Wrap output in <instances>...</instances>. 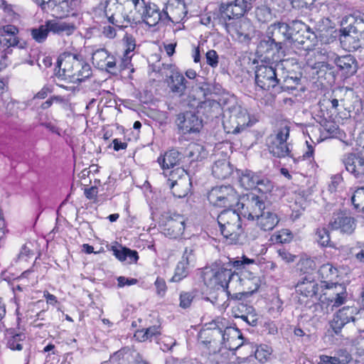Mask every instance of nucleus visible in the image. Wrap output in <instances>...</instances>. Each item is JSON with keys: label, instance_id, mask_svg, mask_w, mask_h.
<instances>
[{"label": "nucleus", "instance_id": "f257e3e1", "mask_svg": "<svg viewBox=\"0 0 364 364\" xmlns=\"http://www.w3.org/2000/svg\"><path fill=\"white\" fill-rule=\"evenodd\" d=\"M218 223L222 235L229 243L242 245L247 242L240 216L235 210L227 209L222 211L218 216Z\"/></svg>", "mask_w": 364, "mask_h": 364}, {"label": "nucleus", "instance_id": "f03ea898", "mask_svg": "<svg viewBox=\"0 0 364 364\" xmlns=\"http://www.w3.org/2000/svg\"><path fill=\"white\" fill-rule=\"evenodd\" d=\"M232 275L231 269L222 264L221 259L213 263L211 267H205L201 272V278L207 288L210 290L226 289L228 293V289L231 287L230 278Z\"/></svg>", "mask_w": 364, "mask_h": 364}, {"label": "nucleus", "instance_id": "7ed1b4c3", "mask_svg": "<svg viewBox=\"0 0 364 364\" xmlns=\"http://www.w3.org/2000/svg\"><path fill=\"white\" fill-rule=\"evenodd\" d=\"M361 39H364V15L355 18L350 25L341 28L339 35L341 47L349 52L361 47Z\"/></svg>", "mask_w": 364, "mask_h": 364}, {"label": "nucleus", "instance_id": "20e7f679", "mask_svg": "<svg viewBox=\"0 0 364 364\" xmlns=\"http://www.w3.org/2000/svg\"><path fill=\"white\" fill-rule=\"evenodd\" d=\"M346 287L338 282L327 283L322 287L321 294L318 297V305L326 312L332 311V307H338L343 304L346 300Z\"/></svg>", "mask_w": 364, "mask_h": 364}, {"label": "nucleus", "instance_id": "39448f33", "mask_svg": "<svg viewBox=\"0 0 364 364\" xmlns=\"http://www.w3.org/2000/svg\"><path fill=\"white\" fill-rule=\"evenodd\" d=\"M255 0H234L222 3L219 7V21L224 25L226 31L230 32V23L227 21L243 16L252 8Z\"/></svg>", "mask_w": 364, "mask_h": 364}, {"label": "nucleus", "instance_id": "423d86ee", "mask_svg": "<svg viewBox=\"0 0 364 364\" xmlns=\"http://www.w3.org/2000/svg\"><path fill=\"white\" fill-rule=\"evenodd\" d=\"M208 200L214 206L229 208L239 204V195L232 186H220L210 190Z\"/></svg>", "mask_w": 364, "mask_h": 364}, {"label": "nucleus", "instance_id": "0eeeda50", "mask_svg": "<svg viewBox=\"0 0 364 364\" xmlns=\"http://www.w3.org/2000/svg\"><path fill=\"white\" fill-rule=\"evenodd\" d=\"M231 287L238 291V294H252L255 292L260 285L259 277L253 275L249 271L240 274L233 272L230 278Z\"/></svg>", "mask_w": 364, "mask_h": 364}, {"label": "nucleus", "instance_id": "6e6552de", "mask_svg": "<svg viewBox=\"0 0 364 364\" xmlns=\"http://www.w3.org/2000/svg\"><path fill=\"white\" fill-rule=\"evenodd\" d=\"M289 136V127L284 126L280 127L277 132L271 134L267 139V144L269 152L278 158L285 157L290 155V149L287 142Z\"/></svg>", "mask_w": 364, "mask_h": 364}, {"label": "nucleus", "instance_id": "1a4fd4ad", "mask_svg": "<svg viewBox=\"0 0 364 364\" xmlns=\"http://www.w3.org/2000/svg\"><path fill=\"white\" fill-rule=\"evenodd\" d=\"M211 327L204 329L199 334V340L205 352L208 356L223 348V329L215 322Z\"/></svg>", "mask_w": 364, "mask_h": 364}, {"label": "nucleus", "instance_id": "9d476101", "mask_svg": "<svg viewBox=\"0 0 364 364\" xmlns=\"http://www.w3.org/2000/svg\"><path fill=\"white\" fill-rule=\"evenodd\" d=\"M293 42L302 46L305 50H313L317 43V37L309 26L300 21H295L293 26Z\"/></svg>", "mask_w": 364, "mask_h": 364}, {"label": "nucleus", "instance_id": "9b49d317", "mask_svg": "<svg viewBox=\"0 0 364 364\" xmlns=\"http://www.w3.org/2000/svg\"><path fill=\"white\" fill-rule=\"evenodd\" d=\"M255 82L258 87L269 90L277 85H282L278 77L277 68L272 65H260L255 70Z\"/></svg>", "mask_w": 364, "mask_h": 364}, {"label": "nucleus", "instance_id": "f8f14e48", "mask_svg": "<svg viewBox=\"0 0 364 364\" xmlns=\"http://www.w3.org/2000/svg\"><path fill=\"white\" fill-rule=\"evenodd\" d=\"M164 68L169 70L166 82L170 92L179 97L184 96L188 88V82L175 65L168 64L164 65Z\"/></svg>", "mask_w": 364, "mask_h": 364}, {"label": "nucleus", "instance_id": "ddd939ff", "mask_svg": "<svg viewBox=\"0 0 364 364\" xmlns=\"http://www.w3.org/2000/svg\"><path fill=\"white\" fill-rule=\"evenodd\" d=\"M81 56L72 53H63L58 60V70L55 73L58 78L71 80L75 76L76 68L80 66Z\"/></svg>", "mask_w": 364, "mask_h": 364}, {"label": "nucleus", "instance_id": "4468645a", "mask_svg": "<svg viewBox=\"0 0 364 364\" xmlns=\"http://www.w3.org/2000/svg\"><path fill=\"white\" fill-rule=\"evenodd\" d=\"M328 225L333 230L351 235L356 228L357 220L350 213L338 211L333 213Z\"/></svg>", "mask_w": 364, "mask_h": 364}, {"label": "nucleus", "instance_id": "2eb2a0df", "mask_svg": "<svg viewBox=\"0 0 364 364\" xmlns=\"http://www.w3.org/2000/svg\"><path fill=\"white\" fill-rule=\"evenodd\" d=\"M358 314L357 308L354 306H344L339 309L330 321V326L333 333L339 336L343 328L350 323H354L355 316Z\"/></svg>", "mask_w": 364, "mask_h": 364}, {"label": "nucleus", "instance_id": "dca6fc26", "mask_svg": "<svg viewBox=\"0 0 364 364\" xmlns=\"http://www.w3.org/2000/svg\"><path fill=\"white\" fill-rule=\"evenodd\" d=\"M294 21H292L290 23L282 21L274 22L267 27L266 33L269 35L270 38H274L277 43H280L283 48L287 41H292L294 31L292 28Z\"/></svg>", "mask_w": 364, "mask_h": 364}, {"label": "nucleus", "instance_id": "f3484780", "mask_svg": "<svg viewBox=\"0 0 364 364\" xmlns=\"http://www.w3.org/2000/svg\"><path fill=\"white\" fill-rule=\"evenodd\" d=\"M176 124L182 134L198 133L203 127L202 119L191 112L178 114Z\"/></svg>", "mask_w": 364, "mask_h": 364}, {"label": "nucleus", "instance_id": "a211bd4d", "mask_svg": "<svg viewBox=\"0 0 364 364\" xmlns=\"http://www.w3.org/2000/svg\"><path fill=\"white\" fill-rule=\"evenodd\" d=\"M163 233L172 239L181 237L186 228V219L183 215L178 213H171L166 217L164 223Z\"/></svg>", "mask_w": 364, "mask_h": 364}, {"label": "nucleus", "instance_id": "6ab92c4d", "mask_svg": "<svg viewBox=\"0 0 364 364\" xmlns=\"http://www.w3.org/2000/svg\"><path fill=\"white\" fill-rule=\"evenodd\" d=\"M346 170L356 179L364 181V156L355 153H347L342 157Z\"/></svg>", "mask_w": 364, "mask_h": 364}, {"label": "nucleus", "instance_id": "aec40b11", "mask_svg": "<svg viewBox=\"0 0 364 364\" xmlns=\"http://www.w3.org/2000/svg\"><path fill=\"white\" fill-rule=\"evenodd\" d=\"M141 4H143L141 18L148 26H155L160 21H166V18H169L168 11H165V9L160 11L156 4L151 2L146 3L144 0H141Z\"/></svg>", "mask_w": 364, "mask_h": 364}, {"label": "nucleus", "instance_id": "412c9836", "mask_svg": "<svg viewBox=\"0 0 364 364\" xmlns=\"http://www.w3.org/2000/svg\"><path fill=\"white\" fill-rule=\"evenodd\" d=\"M92 60L93 65L100 70H105L110 73L117 72L115 57L105 48H99L94 51Z\"/></svg>", "mask_w": 364, "mask_h": 364}, {"label": "nucleus", "instance_id": "4be33fe9", "mask_svg": "<svg viewBox=\"0 0 364 364\" xmlns=\"http://www.w3.org/2000/svg\"><path fill=\"white\" fill-rule=\"evenodd\" d=\"M245 215H247L249 220H256L260 214L267 208L264 202L255 194H250L242 204Z\"/></svg>", "mask_w": 364, "mask_h": 364}, {"label": "nucleus", "instance_id": "5701e85b", "mask_svg": "<svg viewBox=\"0 0 364 364\" xmlns=\"http://www.w3.org/2000/svg\"><path fill=\"white\" fill-rule=\"evenodd\" d=\"M332 60L338 69L346 76H351L357 72L358 68V62L355 58L352 55L338 56L333 53Z\"/></svg>", "mask_w": 364, "mask_h": 364}, {"label": "nucleus", "instance_id": "b1692460", "mask_svg": "<svg viewBox=\"0 0 364 364\" xmlns=\"http://www.w3.org/2000/svg\"><path fill=\"white\" fill-rule=\"evenodd\" d=\"M223 343L228 350H237L243 344L242 333L234 327H226L223 331Z\"/></svg>", "mask_w": 364, "mask_h": 364}, {"label": "nucleus", "instance_id": "393cba45", "mask_svg": "<svg viewBox=\"0 0 364 364\" xmlns=\"http://www.w3.org/2000/svg\"><path fill=\"white\" fill-rule=\"evenodd\" d=\"M165 11H168L169 15V18H166V21L172 22L182 21L188 13L186 4L183 0H170L166 6Z\"/></svg>", "mask_w": 364, "mask_h": 364}, {"label": "nucleus", "instance_id": "a878e982", "mask_svg": "<svg viewBox=\"0 0 364 364\" xmlns=\"http://www.w3.org/2000/svg\"><path fill=\"white\" fill-rule=\"evenodd\" d=\"M296 291L301 296L307 298L316 296L318 291V284L311 276L301 278L296 285Z\"/></svg>", "mask_w": 364, "mask_h": 364}, {"label": "nucleus", "instance_id": "bb28decb", "mask_svg": "<svg viewBox=\"0 0 364 364\" xmlns=\"http://www.w3.org/2000/svg\"><path fill=\"white\" fill-rule=\"evenodd\" d=\"M3 33L0 36V45L4 49H9L11 47L18 46L19 43L18 38L16 36L18 30L12 25H7L3 27Z\"/></svg>", "mask_w": 364, "mask_h": 364}, {"label": "nucleus", "instance_id": "cd10ccee", "mask_svg": "<svg viewBox=\"0 0 364 364\" xmlns=\"http://www.w3.org/2000/svg\"><path fill=\"white\" fill-rule=\"evenodd\" d=\"M46 26L50 28V31L58 36H71L76 30V26L73 23H68L56 19L46 21Z\"/></svg>", "mask_w": 364, "mask_h": 364}, {"label": "nucleus", "instance_id": "c85d7f7f", "mask_svg": "<svg viewBox=\"0 0 364 364\" xmlns=\"http://www.w3.org/2000/svg\"><path fill=\"white\" fill-rule=\"evenodd\" d=\"M230 32L231 30L235 31L237 38L240 41H248L251 39L254 33V27L251 22L247 19H242L237 22L235 26L230 24Z\"/></svg>", "mask_w": 364, "mask_h": 364}, {"label": "nucleus", "instance_id": "c756f323", "mask_svg": "<svg viewBox=\"0 0 364 364\" xmlns=\"http://www.w3.org/2000/svg\"><path fill=\"white\" fill-rule=\"evenodd\" d=\"M256 220L258 226L264 231L273 230L279 221L277 213L269 208H266Z\"/></svg>", "mask_w": 364, "mask_h": 364}, {"label": "nucleus", "instance_id": "7c9ffc66", "mask_svg": "<svg viewBox=\"0 0 364 364\" xmlns=\"http://www.w3.org/2000/svg\"><path fill=\"white\" fill-rule=\"evenodd\" d=\"M235 317L240 318L250 326H255L257 323V314L252 306L240 304L235 309Z\"/></svg>", "mask_w": 364, "mask_h": 364}, {"label": "nucleus", "instance_id": "2f4dec72", "mask_svg": "<svg viewBox=\"0 0 364 364\" xmlns=\"http://www.w3.org/2000/svg\"><path fill=\"white\" fill-rule=\"evenodd\" d=\"M282 49L280 43H277L276 41L270 38L269 35H267L260 40L257 46V53H260L261 55L264 54H274L279 53Z\"/></svg>", "mask_w": 364, "mask_h": 364}, {"label": "nucleus", "instance_id": "473e14b6", "mask_svg": "<svg viewBox=\"0 0 364 364\" xmlns=\"http://www.w3.org/2000/svg\"><path fill=\"white\" fill-rule=\"evenodd\" d=\"M182 156L179 151L171 149L166 151L164 156L158 158V162L161 167L165 169H169L179 164L181 161Z\"/></svg>", "mask_w": 364, "mask_h": 364}, {"label": "nucleus", "instance_id": "72a5a7b5", "mask_svg": "<svg viewBox=\"0 0 364 364\" xmlns=\"http://www.w3.org/2000/svg\"><path fill=\"white\" fill-rule=\"evenodd\" d=\"M221 259L222 264L224 265V267H227L228 268V267H232L237 270H242V272L248 271L247 269L250 265L256 264L255 259H250L245 255L241 257H225L224 259Z\"/></svg>", "mask_w": 364, "mask_h": 364}, {"label": "nucleus", "instance_id": "f704fd0d", "mask_svg": "<svg viewBox=\"0 0 364 364\" xmlns=\"http://www.w3.org/2000/svg\"><path fill=\"white\" fill-rule=\"evenodd\" d=\"M50 7L60 18L67 16L75 7V0H52Z\"/></svg>", "mask_w": 364, "mask_h": 364}, {"label": "nucleus", "instance_id": "c9c22d12", "mask_svg": "<svg viewBox=\"0 0 364 364\" xmlns=\"http://www.w3.org/2000/svg\"><path fill=\"white\" fill-rule=\"evenodd\" d=\"M232 167L226 159L218 160L212 168V173L216 178L225 179L231 175Z\"/></svg>", "mask_w": 364, "mask_h": 364}, {"label": "nucleus", "instance_id": "e433bc0d", "mask_svg": "<svg viewBox=\"0 0 364 364\" xmlns=\"http://www.w3.org/2000/svg\"><path fill=\"white\" fill-rule=\"evenodd\" d=\"M318 274L322 279V283L335 282L338 277V270L331 263H326L321 265L318 269Z\"/></svg>", "mask_w": 364, "mask_h": 364}, {"label": "nucleus", "instance_id": "4c0bfd02", "mask_svg": "<svg viewBox=\"0 0 364 364\" xmlns=\"http://www.w3.org/2000/svg\"><path fill=\"white\" fill-rule=\"evenodd\" d=\"M230 122L232 124V129H227L228 133L238 134L243 131L249 125V117L245 114L232 115Z\"/></svg>", "mask_w": 364, "mask_h": 364}, {"label": "nucleus", "instance_id": "58836bf2", "mask_svg": "<svg viewBox=\"0 0 364 364\" xmlns=\"http://www.w3.org/2000/svg\"><path fill=\"white\" fill-rule=\"evenodd\" d=\"M259 176V175L252 171L245 170L241 172L239 176V182L244 188L253 189L257 186Z\"/></svg>", "mask_w": 364, "mask_h": 364}, {"label": "nucleus", "instance_id": "ea45409f", "mask_svg": "<svg viewBox=\"0 0 364 364\" xmlns=\"http://www.w3.org/2000/svg\"><path fill=\"white\" fill-rule=\"evenodd\" d=\"M175 184L173 186H168L173 193V195L178 198H183L186 196L190 191V187L191 186V180L189 177H185V178L178 181L176 183V181H173Z\"/></svg>", "mask_w": 364, "mask_h": 364}, {"label": "nucleus", "instance_id": "a19ab883", "mask_svg": "<svg viewBox=\"0 0 364 364\" xmlns=\"http://www.w3.org/2000/svg\"><path fill=\"white\" fill-rule=\"evenodd\" d=\"M74 73L75 76L72 77L70 81L74 82H82L92 75V68L89 63L81 58L80 60V66L78 68H76Z\"/></svg>", "mask_w": 364, "mask_h": 364}, {"label": "nucleus", "instance_id": "79ce46f5", "mask_svg": "<svg viewBox=\"0 0 364 364\" xmlns=\"http://www.w3.org/2000/svg\"><path fill=\"white\" fill-rule=\"evenodd\" d=\"M164 178H166V184L167 186H173L176 181V183L181 181L185 177H189L187 172L182 168H177L174 170L170 171L168 174L166 172H164Z\"/></svg>", "mask_w": 364, "mask_h": 364}, {"label": "nucleus", "instance_id": "37998d69", "mask_svg": "<svg viewBox=\"0 0 364 364\" xmlns=\"http://www.w3.org/2000/svg\"><path fill=\"white\" fill-rule=\"evenodd\" d=\"M8 334L11 336L7 345L11 350H21L23 349L22 342L26 336L22 333H15L14 329L10 328L7 330Z\"/></svg>", "mask_w": 364, "mask_h": 364}, {"label": "nucleus", "instance_id": "c03bdc74", "mask_svg": "<svg viewBox=\"0 0 364 364\" xmlns=\"http://www.w3.org/2000/svg\"><path fill=\"white\" fill-rule=\"evenodd\" d=\"M229 358V352L227 348L223 347L215 353H211L208 356L211 364H226Z\"/></svg>", "mask_w": 364, "mask_h": 364}, {"label": "nucleus", "instance_id": "a18cd8bd", "mask_svg": "<svg viewBox=\"0 0 364 364\" xmlns=\"http://www.w3.org/2000/svg\"><path fill=\"white\" fill-rule=\"evenodd\" d=\"M49 32H50V28L46 26V22L44 25H41L38 28H32L31 35L35 41L42 43L47 39Z\"/></svg>", "mask_w": 364, "mask_h": 364}, {"label": "nucleus", "instance_id": "49530a36", "mask_svg": "<svg viewBox=\"0 0 364 364\" xmlns=\"http://www.w3.org/2000/svg\"><path fill=\"white\" fill-rule=\"evenodd\" d=\"M186 156L191 161H199L203 156L202 154L204 153V149L202 146L198 144H191L186 149Z\"/></svg>", "mask_w": 364, "mask_h": 364}, {"label": "nucleus", "instance_id": "de8ad7c7", "mask_svg": "<svg viewBox=\"0 0 364 364\" xmlns=\"http://www.w3.org/2000/svg\"><path fill=\"white\" fill-rule=\"evenodd\" d=\"M255 17L259 22L267 23L273 18V14L270 8L262 5L256 8Z\"/></svg>", "mask_w": 364, "mask_h": 364}, {"label": "nucleus", "instance_id": "09e8293b", "mask_svg": "<svg viewBox=\"0 0 364 364\" xmlns=\"http://www.w3.org/2000/svg\"><path fill=\"white\" fill-rule=\"evenodd\" d=\"M316 241L321 247H332L329 231L325 228H318L316 231Z\"/></svg>", "mask_w": 364, "mask_h": 364}, {"label": "nucleus", "instance_id": "8fccbe9b", "mask_svg": "<svg viewBox=\"0 0 364 364\" xmlns=\"http://www.w3.org/2000/svg\"><path fill=\"white\" fill-rule=\"evenodd\" d=\"M188 265H189V264L185 262L184 261H181L178 263L175 269V274L171 279L173 282H180L187 276Z\"/></svg>", "mask_w": 364, "mask_h": 364}, {"label": "nucleus", "instance_id": "3c124183", "mask_svg": "<svg viewBox=\"0 0 364 364\" xmlns=\"http://www.w3.org/2000/svg\"><path fill=\"white\" fill-rule=\"evenodd\" d=\"M352 203L355 206L356 209H362L364 210V187L358 188L352 198H351Z\"/></svg>", "mask_w": 364, "mask_h": 364}, {"label": "nucleus", "instance_id": "603ef678", "mask_svg": "<svg viewBox=\"0 0 364 364\" xmlns=\"http://www.w3.org/2000/svg\"><path fill=\"white\" fill-rule=\"evenodd\" d=\"M271 353L272 350L267 346H259L255 352V357L260 363H264L268 360Z\"/></svg>", "mask_w": 364, "mask_h": 364}, {"label": "nucleus", "instance_id": "864d4df0", "mask_svg": "<svg viewBox=\"0 0 364 364\" xmlns=\"http://www.w3.org/2000/svg\"><path fill=\"white\" fill-rule=\"evenodd\" d=\"M272 188L273 184L270 180L262 176H259L258 183H257V186H255V189H257L258 191L262 193H267L270 192Z\"/></svg>", "mask_w": 364, "mask_h": 364}, {"label": "nucleus", "instance_id": "5fc2aeb1", "mask_svg": "<svg viewBox=\"0 0 364 364\" xmlns=\"http://www.w3.org/2000/svg\"><path fill=\"white\" fill-rule=\"evenodd\" d=\"M334 356L336 358H338L340 364H347L350 363L352 359L350 354L344 348H341L336 350Z\"/></svg>", "mask_w": 364, "mask_h": 364}, {"label": "nucleus", "instance_id": "6e6d98bb", "mask_svg": "<svg viewBox=\"0 0 364 364\" xmlns=\"http://www.w3.org/2000/svg\"><path fill=\"white\" fill-rule=\"evenodd\" d=\"M194 298V295L191 292H182L180 294V306L183 309L188 308Z\"/></svg>", "mask_w": 364, "mask_h": 364}, {"label": "nucleus", "instance_id": "4d7b16f0", "mask_svg": "<svg viewBox=\"0 0 364 364\" xmlns=\"http://www.w3.org/2000/svg\"><path fill=\"white\" fill-rule=\"evenodd\" d=\"M206 63L211 68H216L218 65V55L214 50H208L205 54Z\"/></svg>", "mask_w": 364, "mask_h": 364}, {"label": "nucleus", "instance_id": "13d9d810", "mask_svg": "<svg viewBox=\"0 0 364 364\" xmlns=\"http://www.w3.org/2000/svg\"><path fill=\"white\" fill-rule=\"evenodd\" d=\"M194 252H195V247L193 245L186 247V248L184 250L183 255V257H182L183 260L182 261H184L185 262L190 264L191 262H193L195 260Z\"/></svg>", "mask_w": 364, "mask_h": 364}, {"label": "nucleus", "instance_id": "bf43d9fd", "mask_svg": "<svg viewBox=\"0 0 364 364\" xmlns=\"http://www.w3.org/2000/svg\"><path fill=\"white\" fill-rule=\"evenodd\" d=\"M113 255L120 261H124L127 259V248L122 247H112Z\"/></svg>", "mask_w": 364, "mask_h": 364}, {"label": "nucleus", "instance_id": "052dcab7", "mask_svg": "<svg viewBox=\"0 0 364 364\" xmlns=\"http://www.w3.org/2000/svg\"><path fill=\"white\" fill-rule=\"evenodd\" d=\"M136 44L135 41L132 37H127L126 40V50L124 52V60H129L130 57L129 56V54L133 51L135 48Z\"/></svg>", "mask_w": 364, "mask_h": 364}, {"label": "nucleus", "instance_id": "680f3d73", "mask_svg": "<svg viewBox=\"0 0 364 364\" xmlns=\"http://www.w3.org/2000/svg\"><path fill=\"white\" fill-rule=\"evenodd\" d=\"M117 285L119 287L122 288L124 286H131V285H134L136 284H137L138 282V280L136 279H134V278H127L125 277H119L117 278Z\"/></svg>", "mask_w": 364, "mask_h": 364}, {"label": "nucleus", "instance_id": "e2e57ef3", "mask_svg": "<svg viewBox=\"0 0 364 364\" xmlns=\"http://www.w3.org/2000/svg\"><path fill=\"white\" fill-rule=\"evenodd\" d=\"M146 338L151 340L154 338H156L157 336L161 334L160 326H154L145 329Z\"/></svg>", "mask_w": 364, "mask_h": 364}, {"label": "nucleus", "instance_id": "0e129e2a", "mask_svg": "<svg viewBox=\"0 0 364 364\" xmlns=\"http://www.w3.org/2000/svg\"><path fill=\"white\" fill-rule=\"evenodd\" d=\"M318 364H340L338 358L335 356H329L326 355H319V362Z\"/></svg>", "mask_w": 364, "mask_h": 364}, {"label": "nucleus", "instance_id": "69168bd1", "mask_svg": "<svg viewBox=\"0 0 364 364\" xmlns=\"http://www.w3.org/2000/svg\"><path fill=\"white\" fill-rule=\"evenodd\" d=\"M284 85H282V87L287 89V90H295L296 85L299 84V79L297 77H287L284 80Z\"/></svg>", "mask_w": 364, "mask_h": 364}, {"label": "nucleus", "instance_id": "338daca9", "mask_svg": "<svg viewBox=\"0 0 364 364\" xmlns=\"http://www.w3.org/2000/svg\"><path fill=\"white\" fill-rule=\"evenodd\" d=\"M292 239V234L288 230H283L277 236V241L281 243L290 242Z\"/></svg>", "mask_w": 364, "mask_h": 364}, {"label": "nucleus", "instance_id": "774afa93", "mask_svg": "<svg viewBox=\"0 0 364 364\" xmlns=\"http://www.w3.org/2000/svg\"><path fill=\"white\" fill-rule=\"evenodd\" d=\"M154 284L156 289L157 294L161 296L164 295L166 291V284L164 279L158 277L155 281Z\"/></svg>", "mask_w": 364, "mask_h": 364}]
</instances>
